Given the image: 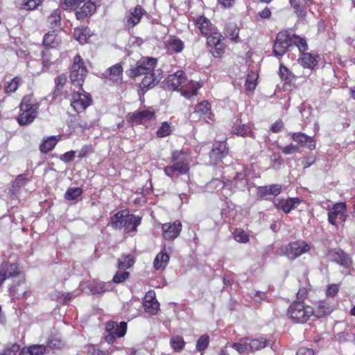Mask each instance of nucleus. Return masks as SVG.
<instances>
[{
  "label": "nucleus",
  "instance_id": "nucleus-34",
  "mask_svg": "<svg viewBox=\"0 0 355 355\" xmlns=\"http://www.w3.org/2000/svg\"><path fill=\"white\" fill-rule=\"evenodd\" d=\"M160 73L156 74L153 71L151 73L145 74L141 81V84L144 87H152L155 86L161 80Z\"/></svg>",
  "mask_w": 355,
  "mask_h": 355
},
{
  "label": "nucleus",
  "instance_id": "nucleus-64",
  "mask_svg": "<svg viewBox=\"0 0 355 355\" xmlns=\"http://www.w3.org/2000/svg\"><path fill=\"white\" fill-rule=\"evenodd\" d=\"M48 345L51 349H60L62 347L63 343L57 338H51L49 340Z\"/></svg>",
  "mask_w": 355,
  "mask_h": 355
},
{
  "label": "nucleus",
  "instance_id": "nucleus-7",
  "mask_svg": "<svg viewBox=\"0 0 355 355\" xmlns=\"http://www.w3.org/2000/svg\"><path fill=\"white\" fill-rule=\"evenodd\" d=\"M155 111L152 107L139 110L128 115V120L132 124H143L148 126L152 121L155 120Z\"/></svg>",
  "mask_w": 355,
  "mask_h": 355
},
{
  "label": "nucleus",
  "instance_id": "nucleus-42",
  "mask_svg": "<svg viewBox=\"0 0 355 355\" xmlns=\"http://www.w3.org/2000/svg\"><path fill=\"white\" fill-rule=\"evenodd\" d=\"M207 37V45L211 48L220 42L223 41V36L216 30L213 31V33H209V35L206 36Z\"/></svg>",
  "mask_w": 355,
  "mask_h": 355
},
{
  "label": "nucleus",
  "instance_id": "nucleus-32",
  "mask_svg": "<svg viewBox=\"0 0 355 355\" xmlns=\"http://www.w3.org/2000/svg\"><path fill=\"white\" fill-rule=\"evenodd\" d=\"M125 225L123 226L125 233L128 234L137 230V227L140 225L141 218L138 216L130 214L128 216Z\"/></svg>",
  "mask_w": 355,
  "mask_h": 355
},
{
  "label": "nucleus",
  "instance_id": "nucleus-44",
  "mask_svg": "<svg viewBox=\"0 0 355 355\" xmlns=\"http://www.w3.org/2000/svg\"><path fill=\"white\" fill-rule=\"evenodd\" d=\"M258 75L254 72H250L248 74L245 80V87L248 91H253L257 87V80Z\"/></svg>",
  "mask_w": 355,
  "mask_h": 355
},
{
  "label": "nucleus",
  "instance_id": "nucleus-27",
  "mask_svg": "<svg viewBox=\"0 0 355 355\" xmlns=\"http://www.w3.org/2000/svg\"><path fill=\"white\" fill-rule=\"evenodd\" d=\"M196 25L201 34L205 36L209 35L216 30L210 21L204 16H200L196 19Z\"/></svg>",
  "mask_w": 355,
  "mask_h": 355
},
{
  "label": "nucleus",
  "instance_id": "nucleus-18",
  "mask_svg": "<svg viewBox=\"0 0 355 355\" xmlns=\"http://www.w3.org/2000/svg\"><path fill=\"white\" fill-rule=\"evenodd\" d=\"M82 6L76 8V16L78 19L83 20L86 17L93 15L96 9V6L91 0L85 1Z\"/></svg>",
  "mask_w": 355,
  "mask_h": 355
},
{
  "label": "nucleus",
  "instance_id": "nucleus-61",
  "mask_svg": "<svg viewBox=\"0 0 355 355\" xmlns=\"http://www.w3.org/2000/svg\"><path fill=\"white\" fill-rule=\"evenodd\" d=\"M300 152V148L297 146L291 144L282 148V153L285 155H290Z\"/></svg>",
  "mask_w": 355,
  "mask_h": 355
},
{
  "label": "nucleus",
  "instance_id": "nucleus-40",
  "mask_svg": "<svg viewBox=\"0 0 355 355\" xmlns=\"http://www.w3.org/2000/svg\"><path fill=\"white\" fill-rule=\"evenodd\" d=\"M279 75L282 80L288 83H291L294 80L295 77L289 69L283 64H279Z\"/></svg>",
  "mask_w": 355,
  "mask_h": 355
},
{
  "label": "nucleus",
  "instance_id": "nucleus-60",
  "mask_svg": "<svg viewBox=\"0 0 355 355\" xmlns=\"http://www.w3.org/2000/svg\"><path fill=\"white\" fill-rule=\"evenodd\" d=\"M130 274L128 272H117L114 276L112 281L114 283L119 284L123 282L129 278Z\"/></svg>",
  "mask_w": 355,
  "mask_h": 355
},
{
  "label": "nucleus",
  "instance_id": "nucleus-46",
  "mask_svg": "<svg viewBox=\"0 0 355 355\" xmlns=\"http://www.w3.org/2000/svg\"><path fill=\"white\" fill-rule=\"evenodd\" d=\"M83 193V189L79 187L69 188L64 193V198L67 200H72L76 199Z\"/></svg>",
  "mask_w": 355,
  "mask_h": 355
},
{
  "label": "nucleus",
  "instance_id": "nucleus-5",
  "mask_svg": "<svg viewBox=\"0 0 355 355\" xmlns=\"http://www.w3.org/2000/svg\"><path fill=\"white\" fill-rule=\"evenodd\" d=\"M88 70L85 65L83 59L77 55L73 58L70 71V80L74 87H82Z\"/></svg>",
  "mask_w": 355,
  "mask_h": 355
},
{
  "label": "nucleus",
  "instance_id": "nucleus-16",
  "mask_svg": "<svg viewBox=\"0 0 355 355\" xmlns=\"http://www.w3.org/2000/svg\"><path fill=\"white\" fill-rule=\"evenodd\" d=\"M163 236L166 240H174L176 239L182 230V224L179 220H175L173 223H164L162 226Z\"/></svg>",
  "mask_w": 355,
  "mask_h": 355
},
{
  "label": "nucleus",
  "instance_id": "nucleus-23",
  "mask_svg": "<svg viewBox=\"0 0 355 355\" xmlns=\"http://www.w3.org/2000/svg\"><path fill=\"white\" fill-rule=\"evenodd\" d=\"M282 191V185L272 184L266 187H260L257 189V196L261 199H267L268 196H277Z\"/></svg>",
  "mask_w": 355,
  "mask_h": 355
},
{
  "label": "nucleus",
  "instance_id": "nucleus-33",
  "mask_svg": "<svg viewBox=\"0 0 355 355\" xmlns=\"http://www.w3.org/2000/svg\"><path fill=\"white\" fill-rule=\"evenodd\" d=\"M48 23L51 28L57 30L61 27V10H54L48 17Z\"/></svg>",
  "mask_w": 355,
  "mask_h": 355
},
{
  "label": "nucleus",
  "instance_id": "nucleus-24",
  "mask_svg": "<svg viewBox=\"0 0 355 355\" xmlns=\"http://www.w3.org/2000/svg\"><path fill=\"white\" fill-rule=\"evenodd\" d=\"M300 202V200L298 198H288L285 202L279 198L274 200L275 206L278 209H282L285 213H288L297 207Z\"/></svg>",
  "mask_w": 355,
  "mask_h": 355
},
{
  "label": "nucleus",
  "instance_id": "nucleus-58",
  "mask_svg": "<svg viewBox=\"0 0 355 355\" xmlns=\"http://www.w3.org/2000/svg\"><path fill=\"white\" fill-rule=\"evenodd\" d=\"M208 344H209V336L207 335H202L199 338V339L197 341L196 349L198 351L202 352L207 347Z\"/></svg>",
  "mask_w": 355,
  "mask_h": 355
},
{
  "label": "nucleus",
  "instance_id": "nucleus-63",
  "mask_svg": "<svg viewBox=\"0 0 355 355\" xmlns=\"http://www.w3.org/2000/svg\"><path fill=\"white\" fill-rule=\"evenodd\" d=\"M291 6L295 9V12L300 16L303 17L305 15V10L300 6L297 0H290Z\"/></svg>",
  "mask_w": 355,
  "mask_h": 355
},
{
  "label": "nucleus",
  "instance_id": "nucleus-26",
  "mask_svg": "<svg viewBox=\"0 0 355 355\" xmlns=\"http://www.w3.org/2000/svg\"><path fill=\"white\" fill-rule=\"evenodd\" d=\"M129 215V211L127 209L118 211L111 218V226L114 229L123 228V226H124L128 221L127 219Z\"/></svg>",
  "mask_w": 355,
  "mask_h": 355
},
{
  "label": "nucleus",
  "instance_id": "nucleus-3",
  "mask_svg": "<svg viewBox=\"0 0 355 355\" xmlns=\"http://www.w3.org/2000/svg\"><path fill=\"white\" fill-rule=\"evenodd\" d=\"M21 114L17 116V122L20 125H27L33 122L37 117L39 110L37 103H32L29 96L22 99L20 105Z\"/></svg>",
  "mask_w": 355,
  "mask_h": 355
},
{
  "label": "nucleus",
  "instance_id": "nucleus-28",
  "mask_svg": "<svg viewBox=\"0 0 355 355\" xmlns=\"http://www.w3.org/2000/svg\"><path fill=\"white\" fill-rule=\"evenodd\" d=\"M227 153L226 144L220 142L218 146L214 147L210 152L209 156L214 164H216L218 160L223 158Z\"/></svg>",
  "mask_w": 355,
  "mask_h": 355
},
{
  "label": "nucleus",
  "instance_id": "nucleus-43",
  "mask_svg": "<svg viewBox=\"0 0 355 355\" xmlns=\"http://www.w3.org/2000/svg\"><path fill=\"white\" fill-rule=\"evenodd\" d=\"M21 83V79L19 77H15L10 81H7L5 85V92L7 94L15 92Z\"/></svg>",
  "mask_w": 355,
  "mask_h": 355
},
{
  "label": "nucleus",
  "instance_id": "nucleus-49",
  "mask_svg": "<svg viewBox=\"0 0 355 355\" xmlns=\"http://www.w3.org/2000/svg\"><path fill=\"white\" fill-rule=\"evenodd\" d=\"M171 346L175 350L180 351L183 349L185 345V342L182 337L179 336H173L170 340Z\"/></svg>",
  "mask_w": 355,
  "mask_h": 355
},
{
  "label": "nucleus",
  "instance_id": "nucleus-62",
  "mask_svg": "<svg viewBox=\"0 0 355 355\" xmlns=\"http://www.w3.org/2000/svg\"><path fill=\"white\" fill-rule=\"evenodd\" d=\"M26 179L23 175H18L15 180L13 182L12 187L15 189H20L26 184Z\"/></svg>",
  "mask_w": 355,
  "mask_h": 355
},
{
  "label": "nucleus",
  "instance_id": "nucleus-39",
  "mask_svg": "<svg viewBox=\"0 0 355 355\" xmlns=\"http://www.w3.org/2000/svg\"><path fill=\"white\" fill-rule=\"evenodd\" d=\"M248 338H243L237 343L232 344V347L240 354L250 352L248 346Z\"/></svg>",
  "mask_w": 355,
  "mask_h": 355
},
{
  "label": "nucleus",
  "instance_id": "nucleus-9",
  "mask_svg": "<svg viewBox=\"0 0 355 355\" xmlns=\"http://www.w3.org/2000/svg\"><path fill=\"white\" fill-rule=\"evenodd\" d=\"M105 331L107 333L105 340L108 343H112L116 337H123L125 334L127 324L125 322L118 324L114 321H109L106 323Z\"/></svg>",
  "mask_w": 355,
  "mask_h": 355
},
{
  "label": "nucleus",
  "instance_id": "nucleus-53",
  "mask_svg": "<svg viewBox=\"0 0 355 355\" xmlns=\"http://www.w3.org/2000/svg\"><path fill=\"white\" fill-rule=\"evenodd\" d=\"M20 345L17 343L7 345L0 355H16L19 351Z\"/></svg>",
  "mask_w": 355,
  "mask_h": 355
},
{
  "label": "nucleus",
  "instance_id": "nucleus-29",
  "mask_svg": "<svg viewBox=\"0 0 355 355\" xmlns=\"http://www.w3.org/2000/svg\"><path fill=\"white\" fill-rule=\"evenodd\" d=\"M62 36L55 31L49 32L44 36L43 44L50 48L58 47L62 42Z\"/></svg>",
  "mask_w": 355,
  "mask_h": 355
},
{
  "label": "nucleus",
  "instance_id": "nucleus-2",
  "mask_svg": "<svg viewBox=\"0 0 355 355\" xmlns=\"http://www.w3.org/2000/svg\"><path fill=\"white\" fill-rule=\"evenodd\" d=\"M172 161L174 162L173 164L164 168L167 176L172 177L175 174L183 175L189 171V159L187 153L179 150L174 151L172 154Z\"/></svg>",
  "mask_w": 355,
  "mask_h": 355
},
{
  "label": "nucleus",
  "instance_id": "nucleus-56",
  "mask_svg": "<svg viewBox=\"0 0 355 355\" xmlns=\"http://www.w3.org/2000/svg\"><path fill=\"white\" fill-rule=\"evenodd\" d=\"M26 351L30 353V355H42L46 351V347L43 345H32Z\"/></svg>",
  "mask_w": 355,
  "mask_h": 355
},
{
  "label": "nucleus",
  "instance_id": "nucleus-38",
  "mask_svg": "<svg viewBox=\"0 0 355 355\" xmlns=\"http://www.w3.org/2000/svg\"><path fill=\"white\" fill-rule=\"evenodd\" d=\"M267 340L263 338L248 340L250 352H254L264 348L267 345Z\"/></svg>",
  "mask_w": 355,
  "mask_h": 355
},
{
  "label": "nucleus",
  "instance_id": "nucleus-12",
  "mask_svg": "<svg viewBox=\"0 0 355 355\" xmlns=\"http://www.w3.org/2000/svg\"><path fill=\"white\" fill-rule=\"evenodd\" d=\"M310 247L308 243L304 241H297L289 243L285 247L284 253L289 259H295L304 253L309 251Z\"/></svg>",
  "mask_w": 355,
  "mask_h": 355
},
{
  "label": "nucleus",
  "instance_id": "nucleus-57",
  "mask_svg": "<svg viewBox=\"0 0 355 355\" xmlns=\"http://www.w3.org/2000/svg\"><path fill=\"white\" fill-rule=\"evenodd\" d=\"M27 66L31 73L33 75L40 74L42 70V67L37 60L29 61L27 64Z\"/></svg>",
  "mask_w": 355,
  "mask_h": 355
},
{
  "label": "nucleus",
  "instance_id": "nucleus-13",
  "mask_svg": "<svg viewBox=\"0 0 355 355\" xmlns=\"http://www.w3.org/2000/svg\"><path fill=\"white\" fill-rule=\"evenodd\" d=\"M347 216L346 205L343 202L334 205L328 213L329 222L334 225L345 222Z\"/></svg>",
  "mask_w": 355,
  "mask_h": 355
},
{
  "label": "nucleus",
  "instance_id": "nucleus-17",
  "mask_svg": "<svg viewBox=\"0 0 355 355\" xmlns=\"http://www.w3.org/2000/svg\"><path fill=\"white\" fill-rule=\"evenodd\" d=\"M327 257L329 261L336 262L343 267H348L351 263L349 258L340 249H331L328 250Z\"/></svg>",
  "mask_w": 355,
  "mask_h": 355
},
{
  "label": "nucleus",
  "instance_id": "nucleus-4",
  "mask_svg": "<svg viewBox=\"0 0 355 355\" xmlns=\"http://www.w3.org/2000/svg\"><path fill=\"white\" fill-rule=\"evenodd\" d=\"M313 307L306 305L302 302L292 303L288 309V315L297 323L306 322L313 318Z\"/></svg>",
  "mask_w": 355,
  "mask_h": 355
},
{
  "label": "nucleus",
  "instance_id": "nucleus-14",
  "mask_svg": "<svg viewBox=\"0 0 355 355\" xmlns=\"http://www.w3.org/2000/svg\"><path fill=\"white\" fill-rule=\"evenodd\" d=\"M146 11L139 5L130 9L125 15V26L128 28H133L137 25Z\"/></svg>",
  "mask_w": 355,
  "mask_h": 355
},
{
  "label": "nucleus",
  "instance_id": "nucleus-15",
  "mask_svg": "<svg viewBox=\"0 0 355 355\" xmlns=\"http://www.w3.org/2000/svg\"><path fill=\"white\" fill-rule=\"evenodd\" d=\"M187 82L183 71L179 70L170 74L166 79V85L168 89L182 90L183 85Z\"/></svg>",
  "mask_w": 355,
  "mask_h": 355
},
{
  "label": "nucleus",
  "instance_id": "nucleus-48",
  "mask_svg": "<svg viewBox=\"0 0 355 355\" xmlns=\"http://www.w3.org/2000/svg\"><path fill=\"white\" fill-rule=\"evenodd\" d=\"M112 289L111 282H98L92 289L93 293L101 294Z\"/></svg>",
  "mask_w": 355,
  "mask_h": 355
},
{
  "label": "nucleus",
  "instance_id": "nucleus-20",
  "mask_svg": "<svg viewBox=\"0 0 355 355\" xmlns=\"http://www.w3.org/2000/svg\"><path fill=\"white\" fill-rule=\"evenodd\" d=\"M123 69L119 64H116L110 67L104 73L105 78L112 81L114 84H119L122 80Z\"/></svg>",
  "mask_w": 355,
  "mask_h": 355
},
{
  "label": "nucleus",
  "instance_id": "nucleus-6",
  "mask_svg": "<svg viewBox=\"0 0 355 355\" xmlns=\"http://www.w3.org/2000/svg\"><path fill=\"white\" fill-rule=\"evenodd\" d=\"M78 91H74L70 94V104L76 112H83L92 103V99L90 94L85 92L82 87H77Z\"/></svg>",
  "mask_w": 355,
  "mask_h": 355
},
{
  "label": "nucleus",
  "instance_id": "nucleus-52",
  "mask_svg": "<svg viewBox=\"0 0 355 355\" xmlns=\"http://www.w3.org/2000/svg\"><path fill=\"white\" fill-rule=\"evenodd\" d=\"M245 175L243 173H236L232 180L227 179V181H230L231 184L234 187H239V186L245 184L246 181L245 180Z\"/></svg>",
  "mask_w": 355,
  "mask_h": 355
},
{
  "label": "nucleus",
  "instance_id": "nucleus-51",
  "mask_svg": "<svg viewBox=\"0 0 355 355\" xmlns=\"http://www.w3.org/2000/svg\"><path fill=\"white\" fill-rule=\"evenodd\" d=\"M85 0H60L61 6L65 10H71L79 7Z\"/></svg>",
  "mask_w": 355,
  "mask_h": 355
},
{
  "label": "nucleus",
  "instance_id": "nucleus-19",
  "mask_svg": "<svg viewBox=\"0 0 355 355\" xmlns=\"http://www.w3.org/2000/svg\"><path fill=\"white\" fill-rule=\"evenodd\" d=\"M292 139L297 142L300 146L305 147L309 150H313L315 148V143L313 137L305 135L302 132H293L291 133Z\"/></svg>",
  "mask_w": 355,
  "mask_h": 355
},
{
  "label": "nucleus",
  "instance_id": "nucleus-30",
  "mask_svg": "<svg viewBox=\"0 0 355 355\" xmlns=\"http://www.w3.org/2000/svg\"><path fill=\"white\" fill-rule=\"evenodd\" d=\"M317 58V55H313L310 53L305 52L301 54L298 61L304 68L313 69L318 63Z\"/></svg>",
  "mask_w": 355,
  "mask_h": 355
},
{
  "label": "nucleus",
  "instance_id": "nucleus-10",
  "mask_svg": "<svg viewBox=\"0 0 355 355\" xmlns=\"http://www.w3.org/2000/svg\"><path fill=\"white\" fill-rule=\"evenodd\" d=\"M190 118L193 121L205 120L209 123L213 121V113L211 109V105L206 101L198 103L194 111L190 114Z\"/></svg>",
  "mask_w": 355,
  "mask_h": 355
},
{
  "label": "nucleus",
  "instance_id": "nucleus-31",
  "mask_svg": "<svg viewBox=\"0 0 355 355\" xmlns=\"http://www.w3.org/2000/svg\"><path fill=\"white\" fill-rule=\"evenodd\" d=\"M232 133L242 137H250L255 138L254 132L252 131L251 125L248 124L238 125L232 127Z\"/></svg>",
  "mask_w": 355,
  "mask_h": 355
},
{
  "label": "nucleus",
  "instance_id": "nucleus-50",
  "mask_svg": "<svg viewBox=\"0 0 355 355\" xmlns=\"http://www.w3.org/2000/svg\"><path fill=\"white\" fill-rule=\"evenodd\" d=\"M295 44L298 48L300 52L305 53L308 50V45L306 40L299 36L293 35V44Z\"/></svg>",
  "mask_w": 355,
  "mask_h": 355
},
{
  "label": "nucleus",
  "instance_id": "nucleus-22",
  "mask_svg": "<svg viewBox=\"0 0 355 355\" xmlns=\"http://www.w3.org/2000/svg\"><path fill=\"white\" fill-rule=\"evenodd\" d=\"M334 310V306L326 301H320L313 308V318H320L329 315Z\"/></svg>",
  "mask_w": 355,
  "mask_h": 355
},
{
  "label": "nucleus",
  "instance_id": "nucleus-45",
  "mask_svg": "<svg viewBox=\"0 0 355 355\" xmlns=\"http://www.w3.org/2000/svg\"><path fill=\"white\" fill-rule=\"evenodd\" d=\"M172 132V125L166 121L162 123L161 126L157 130V136L162 138L169 135Z\"/></svg>",
  "mask_w": 355,
  "mask_h": 355
},
{
  "label": "nucleus",
  "instance_id": "nucleus-11",
  "mask_svg": "<svg viewBox=\"0 0 355 355\" xmlns=\"http://www.w3.org/2000/svg\"><path fill=\"white\" fill-rule=\"evenodd\" d=\"M157 60L153 58H145L137 62L136 66L131 69L130 74L132 76L145 75L154 71Z\"/></svg>",
  "mask_w": 355,
  "mask_h": 355
},
{
  "label": "nucleus",
  "instance_id": "nucleus-21",
  "mask_svg": "<svg viewBox=\"0 0 355 355\" xmlns=\"http://www.w3.org/2000/svg\"><path fill=\"white\" fill-rule=\"evenodd\" d=\"M164 45L167 51L171 54L179 53L184 48V44L180 39L172 36L165 40Z\"/></svg>",
  "mask_w": 355,
  "mask_h": 355
},
{
  "label": "nucleus",
  "instance_id": "nucleus-59",
  "mask_svg": "<svg viewBox=\"0 0 355 355\" xmlns=\"http://www.w3.org/2000/svg\"><path fill=\"white\" fill-rule=\"evenodd\" d=\"M225 51V44L223 41L217 44L211 48V51L215 57H220Z\"/></svg>",
  "mask_w": 355,
  "mask_h": 355
},
{
  "label": "nucleus",
  "instance_id": "nucleus-25",
  "mask_svg": "<svg viewBox=\"0 0 355 355\" xmlns=\"http://www.w3.org/2000/svg\"><path fill=\"white\" fill-rule=\"evenodd\" d=\"M201 87V85L197 81L188 80L183 85L181 94L186 98H191L197 95V90Z\"/></svg>",
  "mask_w": 355,
  "mask_h": 355
},
{
  "label": "nucleus",
  "instance_id": "nucleus-8",
  "mask_svg": "<svg viewBox=\"0 0 355 355\" xmlns=\"http://www.w3.org/2000/svg\"><path fill=\"white\" fill-rule=\"evenodd\" d=\"M293 45V38L288 31L279 32L273 45V53L275 56L285 54Z\"/></svg>",
  "mask_w": 355,
  "mask_h": 355
},
{
  "label": "nucleus",
  "instance_id": "nucleus-1",
  "mask_svg": "<svg viewBox=\"0 0 355 355\" xmlns=\"http://www.w3.org/2000/svg\"><path fill=\"white\" fill-rule=\"evenodd\" d=\"M0 272L5 280L8 278L17 279V284L10 287V293L12 296L19 297L25 294L26 288L24 275L21 273L17 264L3 261L0 266Z\"/></svg>",
  "mask_w": 355,
  "mask_h": 355
},
{
  "label": "nucleus",
  "instance_id": "nucleus-55",
  "mask_svg": "<svg viewBox=\"0 0 355 355\" xmlns=\"http://www.w3.org/2000/svg\"><path fill=\"white\" fill-rule=\"evenodd\" d=\"M41 3V0H23L21 8L27 10L35 9Z\"/></svg>",
  "mask_w": 355,
  "mask_h": 355
},
{
  "label": "nucleus",
  "instance_id": "nucleus-37",
  "mask_svg": "<svg viewBox=\"0 0 355 355\" xmlns=\"http://www.w3.org/2000/svg\"><path fill=\"white\" fill-rule=\"evenodd\" d=\"M135 263V257L131 254H123L118 259V268L119 269H128Z\"/></svg>",
  "mask_w": 355,
  "mask_h": 355
},
{
  "label": "nucleus",
  "instance_id": "nucleus-41",
  "mask_svg": "<svg viewBox=\"0 0 355 355\" xmlns=\"http://www.w3.org/2000/svg\"><path fill=\"white\" fill-rule=\"evenodd\" d=\"M226 37H230L232 40H236L239 38V30L234 24H230L226 26L225 29Z\"/></svg>",
  "mask_w": 355,
  "mask_h": 355
},
{
  "label": "nucleus",
  "instance_id": "nucleus-54",
  "mask_svg": "<svg viewBox=\"0 0 355 355\" xmlns=\"http://www.w3.org/2000/svg\"><path fill=\"white\" fill-rule=\"evenodd\" d=\"M234 238L237 242L247 243L249 241V236L243 230L236 229L234 232Z\"/></svg>",
  "mask_w": 355,
  "mask_h": 355
},
{
  "label": "nucleus",
  "instance_id": "nucleus-47",
  "mask_svg": "<svg viewBox=\"0 0 355 355\" xmlns=\"http://www.w3.org/2000/svg\"><path fill=\"white\" fill-rule=\"evenodd\" d=\"M159 303L157 300H144V306L146 312L155 314L159 309Z\"/></svg>",
  "mask_w": 355,
  "mask_h": 355
},
{
  "label": "nucleus",
  "instance_id": "nucleus-36",
  "mask_svg": "<svg viewBox=\"0 0 355 355\" xmlns=\"http://www.w3.org/2000/svg\"><path fill=\"white\" fill-rule=\"evenodd\" d=\"M58 139L55 136H50L44 139L40 146V149L42 153H48L52 150L55 146Z\"/></svg>",
  "mask_w": 355,
  "mask_h": 355
},
{
  "label": "nucleus",
  "instance_id": "nucleus-35",
  "mask_svg": "<svg viewBox=\"0 0 355 355\" xmlns=\"http://www.w3.org/2000/svg\"><path fill=\"white\" fill-rule=\"evenodd\" d=\"M169 261V256L162 252L158 253L154 260L153 266L156 270H164Z\"/></svg>",
  "mask_w": 355,
  "mask_h": 355
}]
</instances>
